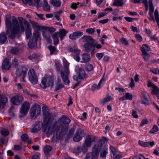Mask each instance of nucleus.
I'll return each mask as SVG.
<instances>
[{"mask_svg": "<svg viewBox=\"0 0 159 159\" xmlns=\"http://www.w3.org/2000/svg\"><path fill=\"white\" fill-rule=\"evenodd\" d=\"M70 121L68 117L63 115L57 121L53 123L52 128L49 126L47 128L44 127L42 129L46 134H49L54 132L56 133V138L61 139L68 131Z\"/></svg>", "mask_w": 159, "mask_h": 159, "instance_id": "nucleus-1", "label": "nucleus"}, {"mask_svg": "<svg viewBox=\"0 0 159 159\" xmlns=\"http://www.w3.org/2000/svg\"><path fill=\"white\" fill-rule=\"evenodd\" d=\"M18 20L15 17L13 16L11 21L8 18L5 20L6 26L7 29L6 31V34L10 39L14 38L16 35L20 32H24L25 31L24 25L26 24L25 22V19L21 17H19Z\"/></svg>", "mask_w": 159, "mask_h": 159, "instance_id": "nucleus-2", "label": "nucleus"}, {"mask_svg": "<svg viewBox=\"0 0 159 159\" xmlns=\"http://www.w3.org/2000/svg\"><path fill=\"white\" fill-rule=\"evenodd\" d=\"M54 66L56 70L60 74L65 84L68 85L70 83V81L68 79V77L64 70H63L62 67L60 62L58 60H56L55 61Z\"/></svg>", "mask_w": 159, "mask_h": 159, "instance_id": "nucleus-3", "label": "nucleus"}, {"mask_svg": "<svg viewBox=\"0 0 159 159\" xmlns=\"http://www.w3.org/2000/svg\"><path fill=\"white\" fill-rule=\"evenodd\" d=\"M149 6V11L148 14L150 16L149 19L151 21H156L157 23V25L159 28V14L158 10L156 9L154 13V17L153 14L154 11V7L152 3V0H149L148 1Z\"/></svg>", "mask_w": 159, "mask_h": 159, "instance_id": "nucleus-4", "label": "nucleus"}, {"mask_svg": "<svg viewBox=\"0 0 159 159\" xmlns=\"http://www.w3.org/2000/svg\"><path fill=\"white\" fill-rule=\"evenodd\" d=\"M102 147L101 143L100 142L97 143L93 148L92 153L91 152L88 153L85 159L96 158L99 155V153Z\"/></svg>", "mask_w": 159, "mask_h": 159, "instance_id": "nucleus-5", "label": "nucleus"}, {"mask_svg": "<svg viewBox=\"0 0 159 159\" xmlns=\"http://www.w3.org/2000/svg\"><path fill=\"white\" fill-rule=\"evenodd\" d=\"M54 85V78L52 75L49 76L45 75L42 78L40 85V87L45 89L46 88L51 86L52 87Z\"/></svg>", "mask_w": 159, "mask_h": 159, "instance_id": "nucleus-6", "label": "nucleus"}, {"mask_svg": "<svg viewBox=\"0 0 159 159\" xmlns=\"http://www.w3.org/2000/svg\"><path fill=\"white\" fill-rule=\"evenodd\" d=\"M42 110L44 116V124L46 125L51 124L53 120L52 114L48 112V109L46 107H43Z\"/></svg>", "mask_w": 159, "mask_h": 159, "instance_id": "nucleus-7", "label": "nucleus"}, {"mask_svg": "<svg viewBox=\"0 0 159 159\" xmlns=\"http://www.w3.org/2000/svg\"><path fill=\"white\" fill-rule=\"evenodd\" d=\"M27 70L28 69L24 66L20 67L16 70V75L19 78L20 82L23 85H25L26 83L24 78L26 75Z\"/></svg>", "mask_w": 159, "mask_h": 159, "instance_id": "nucleus-8", "label": "nucleus"}, {"mask_svg": "<svg viewBox=\"0 0 159 159\" xmlns=\"http://www.w3.org/2000/svg\"><path fill=\"white\" fill-rule=\"evenodd\" d=\"M41 112V107L37 104H34L32 107L30 111V117L32 119L37 118Z\"/></svg>", "mask_w": 159, "mask_h": 159, "instance_id": "nucleus-9", "label": "nucleus"}, {"mask_svg": "<svg viewBox=\"0 0 159 159\" xmlns=\"http://www.w3.org/2000/svg\"><path fill=\"white\" fill-rule=\"evenodd\" d=\"M30 107V105L27 102H25L22 104L19 114V117L20 119L26 115Z\"/></svg>", "mask_w": 159, "mask_h": 159, "instance_id": "nucleus-10", "label": "nucleus"}, {"mask_svg": "<svg viewBox=\"0 0 159 159\" xmlns=\"http://www.w3.org/2000/svg\"><path fill=\"white\" fill-rule=\"evenodd\" d=\"M28 79L30 82L33 84H37L38 78L36 73L33 69H29L28 72Z\"/></svg>", "mask_w": 159, "mask_h": 159, "instance_id": "nucleus-11", "label": "nucleus"}, {"mask_svg": "<svg viewBox=\"0 0 159 159\" xmlns=\"http://www.w3.org/2000/svg\"><path fill=\"white\" fill-rule=\"evenodd\" d=\"M23 101V98L20 94H16L11 99L12 104L16 105H19Z\"/></svg>", "mask_w": 159, "mask_h": 159, "instance_id": "nucleus-12", "label": "nucleus"}, {"mask_svg": "<svg viewBox=\"0 0 159 159\" xmlns=\"http://www.w3.org/2000/svg\"><path fill=\"white\" fill-rule=\"evenodd\" d=\"M141 102L145 105L150 104V98L149 94L145 91L142 92L141 95Z\"/></svg>", "mask_w": 159, "mask_h": 159, "instance_id": "nucleus-13", "label": "nucleus"}, {"mask_svg": "<svg viewBox=\"0 0 159 159\" xmlns=\"http://www.w3.org/2000/svg\"><path fill=\"white\" fill-rule=\"evenodd\" d=\"M147 86L148 87L152 88L151 93L155 95L159 99V88L158 89L156 85L151 82H148Z\"/></svg>", "mask_w": 159, "mask_h": 159, "instance_id": "nucleus-14", "label": "nucleus"}, {"mask_svg": "<svg viewBox=\"0 0 159 159\" xmlns=\"http://www.w3.org/2000/svg\"><path fill=\"white\" fill-rule=\"evenodd\" d=\"M84 134L83 130L81 129H78L73 138V140L75 142H78L81 140L84 137Z\"/></svg>", "mask_w": 159, "mask_h": 159, "instance_id": "nucleus-15", "label": "nucleus"}, {"mask_svg": "<svg viewBox=\"0 0 159 159\" xmlns=\"http://www.w3.org/2000/svg\"><path fill=\"white\" fill-rule=\"evenodd\" d=\"M43 123L41 121H38L33 125V128L30 130L32 133H35L39 131L42 127Z\"/></svg>", "mask_w": 159, "mask_h": 159, "instance_id": "nucleus-16", "label": "nucleus"}, {"mask_svg": "<svg viewBox=\"0 0 159 159\" xmlns=\"http://www.w3.org/2000/svg\"><path fill=\"white\" fill-rule=\"evenodd\" d=\"M92 141L91 136L90 135H87L85 139L84 143L83 145L84 151H87V148L92 145Z\"/></svg>", "mask_w": 159, "mask_h": 159, "instance_id": "nucleus-17", "label": "nucleus"}, {"mask_svg": "<svg viewBox=\"0 0 159 159\" xmlns=\"http://www.w3.org/2000/svg\"><path fill=\"white\" fill-rule=\"evenodd\" d=\"M8 101V99L5 95L0 96V110L2 109L6 106Z\"/></svg>", "mask_w": 159, "mask_h": 159, "instance_id": "nucleus-18", "label": "nucleus"}, {"mask_svg": "<svg viewBox=\"0 0 159 159\" xmlns=\"http://www.w3.org/2000/svg\"><path fill=\"white\" fill-rule=\"evenodd\" d=\"M83 34V32L77 31L74 32L72 34H70L69 35V38L72 40H75L79 38Z\"/></svg>", "mask_w": 159, "mask_h": 159, "instance_id": "nucleus-19", "label": "nucleus"}, {"mask_svg": "<svg viewBox=\"0 0 159 159\" xmlns=\"http://www.w3.org/2000/svg\"><path fill=\"white\" fill-rule=\"evenodd\" d=\"M62 60L64 67V69L65 70L66 74L67 75V77H68L70 73V71L69 70V63L67 62L66 59L64 57H63Z\"/></svg>", "mask_w": 159, "mask_h": 159, "instance_id": "nucleus-20", "label": "nucleus"}, {"mask_svg": "<svg viewBox=\"0 0 159 159\" xmlns=\"http://www.w3.org/2000/svg\"><path fill=\"white\" fill-rule=\"evenodd\" d=\"M138 143L139 145L143 147H147L149 146L152 147L155 145V143L153 141L150 142H143L139 140Z\"/></svg>", "mask_w": 159, "mask_h": 159, "instance_id": "nucleus-21", "label": "nucleus"}, {"mask_svg": "<svg viewBox=\"0 0 159 159\" xmlns=\"http://www.w3.org/2000/svg\"><path fill=\"white\" fill-rule=\"evenodd\" d=\"M93 45V43H85L84 46L85 51L87 52H89L91 51L93 52L94 50Z\"/></svg>", "mask_w": 159, "mask_h": 159, "instance_id": "nucleus-22", "label": "nucleus"}, {"mask_svg": "<svg viewBox=\"0 0 159 159\" xmlns=\"http://www.w3.org/2000/svg\"><path fill=\"white\" fill-rule=\"evenodd\" d=\"M67 32L64 29H60L59 31L55 33L57 34L61 40H62L63 38L66 36Z\"/></svg>", "mask_w": 159, "mask_h": 159, "instance_id": "nucleus-23", "label": "nucleus"}, {"mask_svg": "<svg viewBox=\"0 0 159 159\" xmlns=\"http://www.w3.org/2000/svg\"><path fill=\"white\" fill-rule=\"evenodd\" d=\"M11 68L8 59L6 58L4 60L2 64V68L5 70L9 69Z\"/></svg>", "mask_w": 159, "mask_h": 159, "instance_id": "nucleus-24", "label": "nucleus"}, {"mask_svg": "<svg viewBox=\"0 0 159 159\" xmlns=\"http://www.w3.org/2000/svg\"><path fill=\"white\" fill-rule=\"evenodd\" d=\"M43 39L48 43H52V40L50 38V33L46 31H43L42 33Z\"/></svg>", "mask_w": 159, "mask_h": 159, "instance_id": "nucleus-25", "label": "nucleus"}, {"mask_svg": "<svg viewBox=\"0 0 159 159\" xmlns=\"http://www.w3.org/2000/svg\"><path fill=\"white\" fill-rule=\"evenodd\" d=\"M31 28L30 24L28 23H26V30H25L26 37L27 39H28L30 37L31 32Z\"/></svg>", "mask_w": 159, "mask_h": 159, "instance_id": "nucleus-26", "label": "nucleus"}, {"mask_svg": "<svg viewBox=\"0 0 159 159\" xmlns=\"http://www.w3.org/2000/svg\"><path fill=\"white\" fill-rule=\"evenodd\" d=\"M78 75L80 79H83L85 76V72L84 70L80 68L77 72Z\"/></svg>", "mask_w": 159, "mask_h": 159, "instance_id": "nucleus-27", "label": "nucleus"}, {"mask_svg": "<svg viewBox=\"0 0 159 159\" xmlns=\"http://www.w3.org/2000/svg\"><path fill=\"white\" fill-rule=\"evenodd\" d=\"M84 42L91 43H93L95 40L90 36H84L81 38Z\"/></svg>", "mask_w": 159, "mask_h": 159, "instance_id": "nucleus-28", "label": "nucleus"}, {"mask_svg": "<svg viewBox=\"0 0 159 159\" xmlns=\"http://www.w3.org/2000/svg\"><path fill=\"white\" fill-rule=\"evenodd\" d=\"M64 87V85L61 83V80L60 79H58V81L56 83L54 91H57Z\"/></svg>", "mask_w": 159, "mask_h": 159, "instance_id": "nucleus-29", "label": "nucleus"}, {"mask_svg": "<svg viewBox=\"0 0 159 159\" xmlns=\"http://www.w3.org/2000/svg\"><path fill=\"white\" fill-rule=\"evenodd\" d=\"M81 62L84 63L89 61L90 59V56L89 54H84L81 56Z\"/></svg>", "mask_w": 159, "mask_h": 159, "instance_id": "nucleus-30", "label": "nucleus"}, {"mask_svg": "<svg viewBox=\"0 0 159 159\" xmlns=\"http://www.w3.org/2000/svg\"><path fill=\"white\" fill-rule=\"evenodd\" d=\"M48 48L50 51V54L52 55L58 52V51L57 48L51 45H50L48 46Z\"/></svg>", "mask_w": 159, "mask_h": 159, "instance_id": "nucleus-31", "label": "nucleus"}, {"mask_svg": "<svg viewBox=\"0 0 159 159\" xmlns=\"http://www.w3.org/2000/svg\"><path fill=\"white\" fill-rule=\"evenodd\" d=\"M52 38L54 43V44L56 45L59 43V39L58 37L57 34L55 33L53 34L52 35Z\"/></svg>", "mask_w": 159, "mask_h": 159, "instance_id": "nucleus-32", "label": "nucleus"}, {"mask_svg": "<svg viewBox=\"0 0 159 159\" xmlns=\"http://www.w3.org/2000/svg\"><path fill=\"white\" fill-rule=\"evenodd\" d=\"M7 40V38L5 34L2 33L0 34V44L4 43Z\"/></svg>", "mask_w": 159, "mask_h": 159, "instance_id": "nucleus-33", "label": "nucleus"}, {"mask_svg": "<svg viewBox=\"0 0 159 159\" xmlns=\"http://www.w3.org/2000/svg\"><path fill=\"white\" fill-rule=\"evenodd\" d=\"M37 45V43L35 41H34L33 39H30L28 43V45L29 47L30 48H33L36 46Z\"/></svg>", "mask_w": 159, "mask_h": 159, "instance_id": "nucleus-34", "label": "nucleus"}, {"mask_svg": "<svg viewBox=\"0 0 159 159\" xmlns=\"http://www.w3.org/2000/svg\"><path fill=\"white\" fill-rule=\"evenodd\" d=\"M140 49L142 52H147V51H149L150 50L149 47L146 44H143Z\"/></svg>", "mask_w": 159, "mask_h": 159, "instance_id": "nucleus-35", "label": "nucleus"}, {"mask_svg": "<svg viewBox=\"0 0 159 159\" xmlns=\"http://www.w3.org/2000/svg\"><path fill=\"white\" fill-rule=\"evenodd\" d=\"M108 148L107 147H105L101 151L100 156L101 157L103 158L105 157L106 155L108 153Z\"/></svg>", "mask_w": 159, "mask_h": 159, "instance_id": "nucleus-36", "label": "nucleus"}, {"mask_svg": "<svg viewBox=\"0 0 159 159\" xmlns=\"http://www.w3.org/2000/svg\"><path fill=\"white\" fill-rule=\"evenodd\" d=\"M51 3L53 6L57 7L60 6L61 4V2L57 0H52Z\"/></svg>", "mask_w": 159, "mask_h": 159, "instance_id": "nucleus-37", "label": "nucleus"}, {"mask_svg": "<svg viewBox=\"0 0 159 159\" xmlns=\"http://www.w3.org/2000/svg\"><path fill=\"white\" fill-rule=\"evenodd\" d=\"M159 130L157 126L154 125L151 130L149 131V132L151 134H156Z\"/></svg>", "mask_w": 159, "mask_h": 159, "instance_id": "nucleus-38", "label": "nucleus"}, {"mask_svg": "<svg viewBox=\"0 0 159 159\" xmlns=\"http://www.w3.org/2000/svg\"><path fill=\"white\" fill-rule=\"evenodd\" d=\"M40 34L39 32L37 31L33 33V36L32 39H33L34 41H35L37 42L38 39L40 37Z\"/></svg>", "mask_w": 159, "mask_h": 159, "instance_id": "nucleus-39", "label": "nucleus"}, {"mask_svg": "<svg viewBox=\"0 0 159 159\" xmlns=\"http://www.w3.org/2000/svg\"><path fill=\"white\" fill-rule=\"evenodd\" d=\"M123 3L122 0H115L113 5L117 6H122Z\"/></svg>", "mask_w": 159, "mask_h": 159, "instance_id": "nucleus-40", "label": "nucleus"}, {"mask_svg": "<svg viewBox=\"0 0 159 159\" xmlns=\"http://www.w3.org/2000/svg\"><path fill=\"white\" fill-rule=\"evenodd\" d=\"M84 146L81 147L80 146H78L75 149V151L76 153H79L81 151H83L84 152H85L87 151H84Z\"/></svg>", "mask_w": 159, "mask_h": 159, "instance_id": "nucleus-41", "label": "nucleus"}, {"mask_svg": "<svg viewBox=\"0 0 159 159\" xmlns=\"http://www.w3.org/2000/svg\"><path fill=\"white\" fill-rule=\"evenodd\" d=\"M44 5L43 6V9L46 11H49L50 10V7L48 4L47 2L44 0Z\"/></svg>", "mask_w": 159, "mask_h": 159, "instance_id": "nucleus-42", "label": "nucleus"}, {"mask_svg": "<svg viewBox=\"0 0 159 159\" xmlns=\"http://www.w3.org/2000/svg\"><path fill=\"white\" fill-rule=\"evenodd\" d=\"M14 107L12 106L9 108L8 111L9 115L12 117H14L15 115V114L14 112Z\"/></svg>", "mask_w": 159, "mask_h": 159, "instance_id": "nucleus-43", "label": "nucleus"}, {"mask_svg": "<svg viewBox=\"0 0 159 159\" xmlns=\"http://www.w3.org/2000/svg\"><path fill=\"white\" fill-rule=\"evenodd\" d=\"M112 99V98L111 96H107L102 99L101 100V103L106 102L110 101Z\"/></svg>", "mask_w": 159, "mask_h": 159, "instance_id": "nucleus-44", "label": "nucleus"}, {"mask_svg": "<svg viewBox=\"0 0 159 159\" xmlns=\"http://www.w3.org/2000/svg\"><path fill=\"white\" fill-rule=\"evenodd\" d=\"M86 68L87 71H91L93 70V67L92 64L88 63L86 65Z\"/></svg>", "mask_w": 159, "mask_h": 159, "instance_id": "nucleus-45", "label": "nucleus"}, {"mask_svg": "<svg viewBox=\"0 0 159 159\" xmlns=\"http://www.w3.org/2000/svg\"><path fill=\"white\" fill-rule=\"evenodd\" d=\"M143 57L144 61H148L149 60V55L148 53L147 52H142Z\"/></svg>", "mask_w": 159, "mask_h": 159, "instance_id": "nucleus-46", "label": "nucleus"}, {"mask_svg": "<svg viewBox=\"0 0 159 159\" xmlns=\"http://www.w3.org/2000/svg\"><path fill=\"white\" fill-rule=\"evenodd\" d=\"M12 66L16 68H17L18 67V62L17 60L16 59H14L12 61Z\"/></svg>", "mask_w": 159, "mask_h": 159, "instance_id": "nucleus-47", "label": "nucleus"}, {"mask_svg": "<svg viewBox=\"0 0 159 159\" xmlns=\"http://www.w3.org/2000/svg\"><path fill=\"white\" fill-rule=\"evenodd\" d=\"M110 149L113 155L114 156L116 154L117 149L115 147L112 146H110Z\"/></svg>", "mask_w": 159, "mask_h": 159, "instance_id": "nucleus-48", "label": "nucleus"}, {"mask_svg": "<svg viewBox=\"0 0 159 159\" xmlns=\"http://www.w3.org/2000/svg\"><path fill=\"white\" fill-rule=\"evenodd\" d=\"M95 30L94 28H89L86 30V32L88 33L93 34H94Z\"/></svg>", "mask_w": 159, "mask_h": 159, "instance_id": "nucleus-49", "label": "nucleus"}, {"mask_svg": "<svg viewBox=\"0 0 159 159\" xmlns=\"http://www.w3.org/2000/svg\"><path fill=\"white\" fill-rule=\"evenodd\" d=\"M19 52V51L17 48H14L11 50V52L13 54H17Z\"/></svg>", "mask_w": 159, "mask_h": 159, "instance_id": "nucleus-50", "label": "nucleus"}, {"mask_svg": "<svg viewBox=\"0 0 159 159\" xmlns=\"http://www.w3.org/2000/svg\"><path fill=\"white\" fill-rule=\"evenodd\" d=\"M93 46L94 48V50H95V47L97 49H100L102 48V46L101 44L98 43L95 40L93 42Z\"/></svg>", "mask_w": 159, "mask_h": 159, "instance_id": "nucleus-51", "label": "nucleus"}, {"mask_svg": "<svg viewBox=\"0 0 159 159\" xmlns=\"http://www.w3.org/2000/svg\"><path fill=\"white\" fill-rule=\"evenodd\" d=\"M125 96L126 98V100H131L132 99V96L129 93H126Z\"/></svg>", "mask_w": 159, "mask_h": 159, "instance_id": "nucleus-52", "label": "nucleus"}, {"mask_svg": "<svg viewBox=\"0 0 159 159\" xmlns=\"http://www.w3.org/2000/svg\"><path fill=\"white\" fill-rule=\"evenodd\" d=\"M23 2L26 4L28 3L30 6H32L33 5V0H22Z\"/></svg>", "mask_w": 159, "mask_h": 159, "instance_id": "nucleus-53", "label": "nucleus"}, {"mask_svg": "<svg viewBox=\"0 0 159 159\" xmlns=\"http://www.w3.org/2000/svg\"><path fill=\"white\" fill-rule=\"evenodd\" d=\"M52 149V148L51 146H47L44 148V151L45 152L48 153L51 151Z\"/></svg>", "mask_w": 159, "mask_h": 159, "instance_id": "nucleus-54", "label": "nucleus"}, {"mask_svg": "<svg viewBox=\"0 0 159 159\" xmlns=\"http://www.w3.org/2000/svg\"><path fill=\"white\" fill-rule=\"evenodd\" d=\"M29 136L28 135L26 134H23L21 136V139L24 142H26L27 141L28 139Z\"/></svg>", "mask_w": 159, "mask_h": 159, "instance_id": "nucleus-55", "label": "nucleus"}, {"mask_svg": "<svg viewBox=\"0 0 159 159\" xmlns=\"http://www.w3.org/2000/svg\"><path fill=\"white\" fill-rule=\"evenodd\" d=\"M38 57V55L37 54L34 53L28 57V58L30 60H32L37 58Z\"/></svg>", "mask_w": 159, "mask_h": 159, "instance_id": "nucleus-56", "label": "nucleus"}, {"mask_svg": "<svg viewBox=\"0 0 159 159\" xmlns=\"http://www.w3.org/2000/svg\"><path fill=\"white\" fill-rule=\"evenodd\" d=\"M69 51L70 52H73L74 53H80L79 51L77 50L76 48H70L68 49Z\"/></svg>", "mask_w": 159, "mask_h": 159, "instance_id": "nucleus-57", "label": "nucleus"}, {"mask_svg": "<svg viewBox=\"0 0 159 159\" xmlns=\"http://www.w3.org/2000/svg\"><path fill=\"white\" fill-rule=\"evenodd\" d=\"M121 43L125 45H127L128 44V42L127 39L124 38H122L120 39Z\"/></svg>", "mask_w": 159, "mask_h": 159, "instance_id": "nucleus-58", "label": "nucleus"}, {"mask_svg": "<svg viewBox=\"0 0 159 159\" xmlns=\"http://www.w3.org/2000/svg\"><path fill=\"white\" fill-rule=\"evenodd\" d=\"M150 71L151 72L155 75L159 74V70L157 68L154 69H151Z\"/></svg>", "mask_w": 159, "mask_h": 159, "instance_id": "nucleus-59", "label": "nucleus"}, {"mask_svg": "<svg viewBox=\"0 0 159 159\" xmlns=\"http://www.w3.org/2000/svg\"><path fill=\"white\" fill-rule=\"evenodd\" d=\"M125 19L129 22H132L136 20V18H131L129 17H124Z\"/></svg>", "mask_w": 159, "mask_h": 159, "instance_id": "nucleus-60", "label": "nucleus"}, {"mask_svg": "<svg viewBox=\"0 0 159 159\" xmlns=\"http://www.w3.org/2000/svg\"><path fill=\"white\" fill-rule=\"evenodd\" d=\"M1 134L3 135L6 136L9 134V132L8 130H3L1 131Z\"/></svg>", "mask_w": 159, "mask_h": 159, "instance_id": "nucleus-61", "label": "nucleus"}, {"mask_svg": "<svg viewBox=\"0 0 159 159\" xmlns=\"http://www.w3.org/2000/svg\"><path fill=\"white\" fill-rule=\"evenodd\" d=\"M103 53H97L96 54V56L99 60L101 59L103 56Z\"/></svg>", "mask_w": 159, "mask_h": 159, "instance_id": "nucleus-62", "label": "nucleus"}, {"mask_svg": "<svg viewBox=\"0 0 159 159\" xmlns=\"http://www.w3.org/2000/svg\"><path fill=\"white\" fill-rule=\"evenodd\" d=\"M74 133V129L73 128H71V129L69 130V134L68 135V137L70 138L71 137L73 133Z\"/></svg>", "mask_w": 159, "mask_h": 159, "instance_id": "nucleus-63", "label": "nucleus"}, {"mask_svg": "<svg viewBox=\"0 0 159 159\" xmlns=\"http://www.w3.org/2000/svg\"><path fill=\"white\" fill-rule=\"evenodd\" d=\"M148 122V120L146 119H143L140 124V126H142L144 125L147 124Z\"/></svg>", "mask_w": 159, "mask_h": 159, "instance_id": "nucleus-64", "label": "nucleus"}]
</instances>
